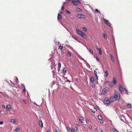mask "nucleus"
I'll list each match as a JSON object with an SVG mask.
<instances>
[{"mask_svg": "<svg viewBox=\"0 0 132 132\" xmlns=\"http://www.w3.org/2000/svg\"><path fill=\"white\" fill-rule=\"evenodd\" d=\"M76 31L78 34L84 38H87L85 34L83 32L79 30L78 29H76Z\"/></svg>", "mask_w": 132, "mask_h": 132, "instance_id": "1", "label": "nucleus"}, {"mask_svg": "<svg viewBox=\"0 0 132 132\" xmlns=\"http://www.w3.org/2000/svg\"><path fill=\"white\" fill-rule=\"evenodd\" d=\"M77 1V3H80V1L79 0H77L76 1Z\"/></svg>", "mask_w": 132, "mask_h": 132, "instance_id": "39", "label": "nucleus"}, {"mask_svg": "<svg viewBox=\"0 0 132 132\" xmlns=\"http://www.w3.org/2000/svg\"><path fill=\"white\" fill-rule=\"evenodd\" d=\"M61 18L62 16L61 15L59 14L58 13V20L61 19Z\"/></svg>", "mask_w": 132, "mask_h": 132, "instance_id": "26", "label": "nucleus"}, {"mask_svg": "<svg viewBox=\"0 0 132 132\" xmlns=\"http://www.w3.org/2000/svg\"><path fill=\"white\" fill-rule=\"evenodd\" d=\"M16 120L15 119H11L10 121V122L12 123H15L16 122Z\"/></svg>", "mask_w": 132, "mask_h": 132, "instance_id": "13", "label": "nucleus"}, {"mask_svg": "<svg viewBox=\"0 0 132 132\" xmlns=\"http://www.w3.org/2000/svg\"><path fill=\"white\" fill-rule=\"evenodd\" d=\"M74 38L76 40H77V37H74Z\"/></svg>", "mask_w": 132, "mask_h": 132, "instance_id": "46", "label": "nucleus"}, {"mask_svg": "<svg viewBox=\"0 0 132 132\" xmlns=\"http://www.w3.org/2000/svg\"><path fill=\"white\" fill-rule=\"evenodd\" d=\"M95 11L96 12H97L98 13L100 14V11H99L98 9H96L95 10Z\"/></svg>", "mask_w": 132, "mask_h": 132, "instance_id": "32", "label": "nucleus"}, {"mask_svg": "<svg viewBox=\"0 0 132 132\" xmlns=\"http://www.w3.org/2000/svg\"><path fill=\"white\" fill-rule=\"evenodd\" d=\"M66 71V70H64V69L62 70L61 72H65Z\"/></svg>", "mask_w": 132, "mask_h": 132, "instance_id": "31", "label": "nucleus"}, {"mask_svg": "<svg viewBox=\"0 0 132 132\" xmlns=\"http://www.w3.org/2000/svg\"><path fill=\"white\" fill-rule=\"evenodd\" d=\"M3 121H1L0 122V124L2 125L3 123Z\"/></svg>", "mask_w": 132, "mask_h": 132, "instance_id": "43", "label": "nucleus"}, {"mask_svg": "<svg viewBox=\"0 0 132 132\" xmlns=\"http://www.w3.org/2000/svg\"><path fill=\"white\" fill-rule=\"evenodd\" d=\"M116 99L119 100L120 99V94L117 91L115 92V95L114 96Z\"/></svg>", "mask_w": 132, "mask_h": 132, "instance_id": "3", "label": "nucleus"}, {"mask_svg": "<svg viewBox=\"0 0 132 132\" xmlns=\"http://www.w3.org/2000/svg\"><path fill=\"white\" fill-rule=\"evenodd\" d=\"M105 22L107 25L110 26H111V24L110 23V22L108 20H105Z\"/></svg>", "mask_w": 132, "mask_h": 132, "instance_id": "10", "label": "nucleus"}, {"mask_svg": "<svg viewBox=\"0 0 132 132\" xmlns=\"http://www.w3.org/2000/svg\"><path fill=\"white\" fill-rule=\"evenodd\" d=\"M55 132H58L57 130L56 129H55Z\"/></svg>", "mask_w": 132, "mask_h": 132, "instance_id": "52", "label": "nucleus"}, {"mask_svg": "<svg viewBox=\"0 0 132 132\" xmlns=\"http://www.w3.org/2000/svg\"><path fill=\"white\" fill-rule=\"evenodd\" d=\"M96 60L98 62L99 61V60L98 58L97 57H96Z\"/></svg>", "mask_w": 132, "mask_h": 132, "instance_id": "35", "label": "nucleus"}, {"mask_svg": "<svg viewBox=\"0 0 132 132\" xmlns=\"http://www.w3.org/2000/svg\"><path fill=\"white\" fill-rule=\"evenodd\" d=\"M6 109L7 111H10L11 109V105L10 104H7L6 106Z\"/></svg>", "mask_w": 132, "mask_h": 132, "instance_id": "6", "label": "nucleus"}, {"mask_svg": "<svg viewBox=\"0 0 132 132\" xmlns=\"http://www.w3.org/2000/svg\"><path fill=\"white\" fill-rule=\"evenodd\" d=\"M111 102H112L116 100L114 96H112L110 98H109Z\"/></svg>", "mask_w": 132, "mask_h": 132, "instance_id": "7", "label": "nucleus"}, {"mask_svg": "<svg viewBox=\"0 0 132 132\" xmlns=\"http://www.w3.org/2000/svg\"><path fill=\"white\" fill-rule=\"evenodd\" d=\"M70 128L69 127H67V129L68 132H69L70 131Z\"/></svg>", "mask_w": 132, "mask_h": 132, "instance_id": "30", "label": "nucleus"}, {"mask_svg": "<svg viewBox=\"0 0 132 132\" xmlns=\"http://www.w3.org/2000/svg\"><path fill=\"white\" fill-rule=\"evenodd\" d=\"M96 79L97 80L98 79V77L97 76H96Z\"/></svg>", "mask_w": 132, "mask_h": 132, "instance_id": "48", "label": "nucleus"}, {"mask_svg": "<svg viewBox=\"0 0 132 132\" xmlns=\"http://www.w3.org/2000/svg\"><path fill=\"white\" fill-rule=\"evenodd\" d=\"M98 118L99 120H101L102 119V117L101 115H100L98 116Z\"/></svg>", "mask_w": 132, "mask_h": 132, "instance_id": "23", "label": "nucleus"}, {"mask_svg": "<svg viewBox=\"0 0 132 132\" xmlns=\"http://www.w3.org/2000/svg\"><path fill=\"white\" fill-rule=\"evenodd\" d=\"M77 10L78 11H79L80 10V9L79 8H77Z\"/></svg>", "mask_w": 132, "mask_h": 132, "instance_id": "38", "label": "nucleus"}, {"mask_svg": "<svg viewBox=\"0 0 132 132\" xmlns=\"http://www.w3.org/2000/svg\"><path fill=\"white\" fill-rule=\"evenodd\" d=\"M64 9V7L63 6H62L61 8V9L62 10H63Z\"/></svg>", "mask_w": 132, "mask_h": 132, "instance_id": "45", "label": "nucleus"}, {"mask_svg": "<svg viewBox=\"0 0 132 132\" xmlns=\"http://www.w3.org/2000/svg\"><path fill=\"white\" fill-rule=\"evenodd\" d=\"M117 82L116 78L115 77H113V80L110 83L109 86L111 87H112L114 84H116Z\"/></svg>", "mask_w": 132, "mask_h": 132, "instance_id": "2", "label": "nucleus"}, {"mask_svg": "<svg viewBox=\"0 0 132 132\" xmlns=\"http://www.w3.org/2000/svg\"><path fill=\"white\" fill-rule=\"evenodd\" d=\"M66 12L67 13L70 14V12L68 10H66Z\"/></svg>", "mask_w": 132, "mask_h": 132, "instance_id": "33", "label": "nucleus"}, {"mask_svg": "<svg viewBox=\"0 0 132 132\" xmlns=\"http://www.w3.org/2000/svg\"><path fill=\"white\" fill-rule=\"evenodd\" d=\"M89 128L91 129H92V127L91 126H90L89 127Z\"/></svg>", "mask_w": 132, "mask_h": 132, "instance_id": "51", "label": "nucleus"}, {"mask_svg": "<svg viewBox=\"0 0 132 132\" xmlns=\"http://www.w3.org/2000/svg\"><path fill=\"white\" fill-rule=\"evenodd\" d=\"M2 106L3 108H5V106L4 105H3Z\"/></svg>", "mask_w": 132, "mask_h": 132, "instance_id": "50", "label": "nucleus"}, {"mask_svg": "<svg viewBox=\"0 0 132 132\" xmlns=\"http://www.w3.org/2000/svg\"><path fill=\"white\" fill-rule=\"evenodd\" d=\"M61 51H62L63 48V47L61 45H60L59 47Z\"/></svg>", "mask_w": 132, "mask_h": 132, "instance_id": "25", "label": "nucleus"}, {"mask_svg": "<svg viewBox=\"0 0 132 132\" xmlns=\"http://www.w3.org/2000/svg\"><path fill=\"white\" fill-rule=\"evenodd\" d=\"M90 82L93 83L95 81V79L93 76H91L90 79Z\"/></svg>", "mask_w": 132, "mask_h": 132, "instance_id": "8", "label": "nucleus"}, {"mask_svg": "<svg viewBox=\"0 0 132 132\" xmlns=\"http://www.w3.org/2000/svg\"><path fill=\"white\" fill-rule=\"evenodd\" d=\"M72 3L75 5H77L78 4V3L76 1H72Z\"/></svg>", "mask_w": 132, "mask_h": 132, "instance_id": "17", "label": "nucleus"}, {"mask_svg": "<svg viewBox=\"0 0 132 132\" xmlns=\"http://www.w3.org/2000/svg\"><path fill=\"white\" fill-rule=\"evenodd\" d=\"M23 101L24 103L25 104H26L27 103L26 102V101L24 100H23Z\"/></svg>", "mask_w": 132, "mask_h": 132, "instance_id": "37", "label": "nucleus"}, {"mask_svg": "<svg viewBox=\"0 0 132 132\" xmlns=\"http://www.w3.org/2000/svg\"><path fill=\"white\" fill-rule=\"evenodd\" d=\"M89 51L90 53H91L92 54H93V51L92 50H91L90 48L89 49Z\"/></svg>", "mask_w": 132, "mask_h": 132, "instance_id": "27", "label": "nucleus"}, {"mask_svg": "<svg viewBox=\"0 0 132 132\" xmlns=\"http://www.w3.org/2000/svg\"><path fill=\"white\" fill-rule=\"evenodd\" d=\"M127 106L128 107H130V104H128L127 105Z\"/></svg>", "mask_w": 132, "mask_h": 132, "instance_id": "36", "label": "nucleus"}, {"mask_svg": "<svg viewBox=\"0 0 132 132\" xmlns=\"http://www.w3.org/2000/svg\"><path fill=\"white\" fill-rule=\"evenodd\" d=\"M20 129L18 127L14 130V131H19Z\"/></svg>", "mask_w": 132, "mask_h": 132, "instance_id": "20", "label": "nucleus"}, {"mask_svg": "<svg viewBox=\"0 0 132 132\" xmlns=\"http://www.w3.org/2000/svg\"><path fill=\"white\" fill-rule=\"evenodd\" d=\"M104 102L105 104H106L107 105H109L111 102L109 99L105 98L104 100Z\"/></svg>", "mask_w": 132, "mask_h": 132, "instance_id": "4", "label": "nucleus"}, {"mask_svg": "<svg viewBox=\"0 0 132 132\" xmlns=\"http://www.w3.org/2000/svg\"><path fill=\"white\" fill-rule=\"evenodd\" d=\"M80 121L81 122H83L85 120L82 117H80V118L79 119Z\"/></svg>", "mask_w": 132, "mask_h": 132, "instance_id": "14", "label": "nucleus"}, {"mask_svg": "<svg viewBox=\"0 0 132 132\" xmlns=\"http://www.w3.org/2000/svg\"><path fill=\"white\" fill-rule=\"evenodd\" d=\"M124 90L125 91V93L127 94H128V91L125 88H124Z\"/></svg>", "mask_w": 132, "mask_h": 132, "instance_id": "22", "label": "nucleus"}, {"mask_svg": "<svg viewBox=\"0 0 132 132\" xmlns=\"http://www.w3.org/2000/svg\"><path fill=\"white\" fill-rule=\"evenodd\" d=\"M16 80H18V78H16Z\"/></svg>", "mask_w": 132, "mask_h": 132, "instance_id": "57", "label": "nucleus"}, {"mask_svg": "<svg viewBox=\"0 0 132 132\" xmlns=\"http://www.w3.org/2000/svg\"><path fill=\"white\" fill-rule=\"evenodd\" d=\"M96 109L95 108H94L93 109H92V111L93 113H95L96 111Z\"/></svg>", "mask_w": 132, "mask_h": 132, "instance_id": "19", "label": "nucleus"}, {"mask_svg": "<svg viewBox=\"0 0 132 132\" xmlns=\"http://www.w3.org/2000/svg\"><path fill=\"white\" fill-rule=\"evenodd\" d=\"M104 76L105 77H106L108 75V71H106L105 72L104 74Z\"/></svg>", "mask_w": 132, "mask_h": 132, "instance_id": "11", "label": "nucleus"}, {"mask_svg": "<svg viewBox=\"0 0 132 132\" xmlns=\"http://www.w3.org/2000/svg\"><path fill=\"white\" fill-rule=\"evenodd\" d=\"M110 56L111 60L113 62L114 61V59L112 55V54H110Z\"/></svg>", "mask_w": 132, "mask_h": 132, "instance_id": "18", "label": "nucleus"}, {"mask_svg": "<svg viewBox=\"0 0 132 132\" xmlns=\"http://www.w3.org/2000/svg\"><path fill=\"white\" fill-rule=\"evenodd\" d=\"M101 132H103V131L102 130H101Z\"/></svg>", "mask_w": 132, "mask_h": 132, "instance_id": "56", "label": "nucleus"}, {"mask_svg": "<svg viewBox=\"0 0 132 132\" xmlns=\"http://www.w3.org/2000/svg\"><path fill=\"white\" fill-rule=\"evenodd\" d=\"M112 130L113 132H119V131L115 128H113Z\"/></svg>", "mask_w": 132, "mask_h": 132, "instance_id": "15", "label": "nucleus"}, {"mask_svg": "<svg viewBox=\"0 0 132 132\" xmlns=\"http://www.w3.org/2000/svg\"><path fill=\"white\" fill-rule=\"evenodd\" d=\"M102 35H103V36L104 37V38H105L106 39L107 38V36H106V35H105V34L104 33H103L102 34Z\"/></svg>", "mask_w": 132, "mask_h": 132, "instance_id": "24", "label": "nucleus"}, {"mask_svg": "<svg viewBox=\"0 0 132 132\" xmlns=\"http://www.w3.org/2000/svg\"><path fill=\"white\" fill-rule=\"evenodd\" d=\"M92 87L93 88L94 87H95V85L93 84L92 85Z\"/></svg>", "mask_w": 132, "mask_h": 132, "instance_id": "42", "label": "nucleus"}, {"mask_svg": "<svg viewBox=\"0 0 132 132\" xmlns=\"http://www.w3.org/2000/svg\"><path fill=\"white\" fill-rule=\"evenodd\" d=\"M77 125L78 126V124H77Z\"/></svg>", "mask_w": 132, "mask_h": 132, "instance_id": "59", "label": "nucleus"}, {"mask_svg": "<svg viewBox=\"0 0 132 132\" xmlns=\"http://www.w3.org/2000/svg\"><path fill=\"white\" fill-rule=\"evenodd\" d=\"M119 89L120 91V92L121 93L123 94V89H122V86H121V85H120V86H119Z\"/></svg>", "mask_w": 132, "mask_h": 132, "instance_id": "9", "label": "nucleus"}, {"mask_svg": "<svg viewBox=\"0 0 132 132\" xmlns=\"http://www.w3.org/2000/svg\"><path fill=\"white\" fill-rule=\"evenodd\" d=\"M83 30L85 31H86L87 30V29L86 28L84 27L83 28Z\"/></svg>", "mask_w": 132, "mask_h": 132, "instance_id": "34", "label": "nucleus"}, {"mask_svg": "<svg viewBox=\"0 0 132 132\" xmlns=\"http://www.w3.org/2000/svg\"><path fill=\"white\" fill-rule=\"evenodd\" d=\"M67 55H68V56L69 57H71V54L69 52H68V53H67Z\"/></svg>", "mask_w": 132, "mask_h": 132, "instance_id": "28", "label": "nucleus"}, {"mask_svg": "<svg viewBox=\"0 0 132 132\" xmlns=\"http://www.w3.org/2000/svg\"><path fill=\"white\" fill-rule=\"evenodd\" d=\"M96 49L97 50H99V48H98V46H97V45H96Z\"/></svg>", "mask_w": 132, "mask_h": 132, "instance_id": "44", "label": "nucleus"}, {"mask_svg": "<svg viewBox=\"0 0 132 132\" xmlns=\"http://www.w3.org/2000/svg\"><path fill=\"white\" fill-rule=\"evenodd\" d=\"M94 73L95 76H97V72L95 70H94Z\"/></svg>", "mask_w": 132, "mask_h": 132, "instance_id": "29", "label": "nucleus"}, {"mask_svg": "<svg viewBox=\"0 0 132 132\" xmlns=\"http://www.w3.org/2000/svg\"><path fill=\"white\" fill-rule=\"evenodd\" d=\"M99 54L100 55H101L102 54V52L101 51V50L100 48H99Z\"/></svg>", "mask_w": 132, "mask_h": 132, "instance_id": "21", "label": "nucleus"}, {"mask_svg": "<svg viewBox=\"0 0 132 132\" xmlns=\"http://www.w3.org/2000/svg\"><path fill=\"white\" fill-rule=\"evenodd\" d=\"M47 132H50V130L49 129H48Z\"/></svg>", "mask_w": 132, "mask_h": 132, "instance_id": "53", "label": "nucleus"}, {"mask_svg": "<svg viewBox=\"0 0 132 132\" xmlns=\"http://www.w3.org/2000/svg\"><path fill=\"white\" fill-rule=\"evenodd\" d=\"M23 92H25L26 91V89L24 88V89H23Z\"/></svg>", "mask_w": 132, "mask_h": 132, "instance_id": "47", "label": "nucleus"}, {"mask_svg": "<svg viewBox=\"0 0 132 132\" xmlns=\"http://www.w3.org/2000/svg\"><path fill=\"white\" fill-rule=\"evenodd\" d=\"M108 92V89L105 88L104 89H103L101 93L102 94H106Z\"/></svg>", "mask_w": 132, "mask_h": 132, "instance_id": "5", "label": "nucleus"}, {"mask_svg": "<svg viewBox=\"0 0 132 132\" xmlns=\"http://www.w3.org/2000/svg\"><path fill=\"white\" fill-rule=\"evenodd\" d=\"M70 130L71 132H74V130L72 128Z\"/></svg>", "mask_w": 132, "mask_h": 132, "instance_id": "40", "label": "nucleus"}, {"mask_svg": "<svg viewBox=\"0 0 132 132\" xmlns=\"http://www.w3.org/2000/svg\"><path fill=\"white\" fill-rule=\"evenodd\" d=\"M77 130V128H76V129H75V131H76Z\"/></svg>", "mask_w": 132, "mask_h": 132, "instance_id": "55", "label": "nucleus"}, {"mask_svg": "<svg viewBox=\"0 0 132 132\" xmlns=\"http://www.w3.org/2000/svg\"><path fill=\"white\" fill-rule=\"evenodd\" d=\"M38 123L39 125L41 127H43V123L42 121L41 120H39L38 121Z\"/></svg>", "mask_w": 132, "mask_h": 132, "instance_id": "12", "label": "nucleus"}, {"mask_svg": "<svg viewBox=\"0 0 132 132\" xmlns=\"http://www.w3.org/2000/svg\"><path fill=\"white\" fill-rule=\"evenodd\" d=\"M67 1H70V0H67Z\"/></svg>", "mask_w": 132, "mask_h": 132, "instance_id": "58", "label": "nucleus"}, {"mask_svg": "<svg viewBox=\"0 0 132 132\" xmlns=\"http://www.w3.org/2000/svg\"><path fill=\"white\" fill-rule=\"evenodd\" d=\"M101 123H103V121L102 120L101 121Z\"/></svg>", "mask_w": 132, "mask_h": 132, "instance_id": "54", "label": "nucleus"}, {"mask_svg": "<svg viewBox=\"0 0 132 132\" xmlns=\"http://www.w3.org/2000/svg\"><path fill=\"white\" fill-rule=\"evenodd\" d=\"M78 18L80 19L81 18L82 16H84V15L81 14H78Z\"/></svg>", "mask_w": 132, "mask_h": 132, "instance_id": "16", "label": "nucleus"}, {"mask_svg": "<svg viewBox=\"0 0 132 132\" xmlns=\"http://www.w3.org/2000/svg\"><path fill=\"white\" fill-rule=\"evenodd\" d=\"M58 66L60 67H61V64L60 63H58Z\"/></svg>", "mask_w": 132, "mask_h": 132, "instance_id": "41", "label": "nucleus"}, {"mask_svg": "<svg viewBox=\"0 0 132 132\" xmlns=\"http://www.w3.org/2000/svg\"><path fill=\"white\" fill-rule=\"evenodd\" d=\"M67 82H71V81H70V80H67Z\"/></svg>", "mask_w": 132, "mask_h": 132, "instance_id": "49", "label": "nucleus"}]
</instances>
